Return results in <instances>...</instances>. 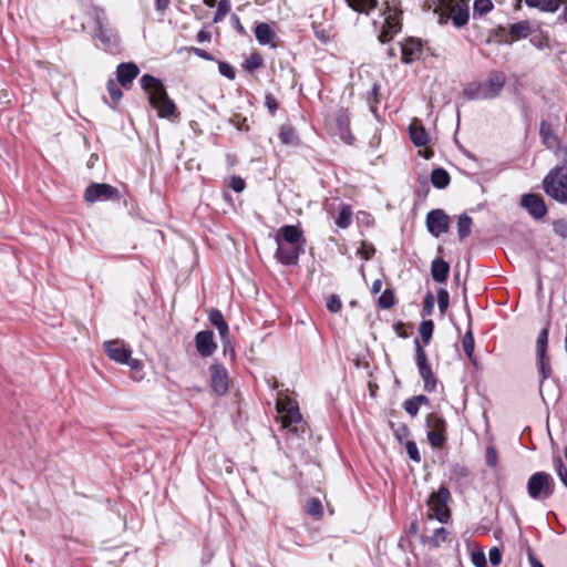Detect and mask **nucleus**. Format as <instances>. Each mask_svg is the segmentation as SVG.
<instances>
[{
	"mask_svg": "<svg viewBox=\"0 0 567 567\" xmlns=\"http://www.w3.org/2000/svg\"><path fill=\"white\" fill-rule=\"evenodd\" d=\"M140 83L148 95L150 104L157 111L159 117L168 118L177 114V107L174 101L168 96L159 79L151 74H144Z\"/></svg>",
	"mask_w": 567,
	"mask_h": 567,
	"instance_id": "1",
	"label": "nucleus"
},
{
	"mask_svg": "<svg viewBox=\"0 0 567 567\" xmlns=\"http://www.w3.org/2000/svg\"><path fill=\"white\" fill-rule=\"evenodd\" d=\"M545 193L560 204H567V165L553 168L544 178Z\"/></svg>",
	"mask_w": 567,
	"mask_h": 567,
	"instance_id": "2",
	"label": "nucleus"
},
{
	"mask_svg": "<svg viewBox=\"0 0 567 567\" xmlns=\"http://www.w3.org/2000/svg\"><path fill=\"white\" fill-rule=\"evenodd\" d=\"M402 9L399 4L389 2L385 3L383 10L384 22L382 29L378 35V40L381 43L390 42L398 33L402 30Z\"/></svg>",
	"mask_w": 567,
	"mask_h": 567,
	"instance_id": "3",
	"label": "nucleus"
},
{
	"mask_svg": "<svg viewBox=\"0 0 567 567\" xmlns=\"http://www.w3.org/2000/svg\"><path fill=\"white\" fill-rule=\"evenodd\" d=\"M555 481L547 472H536L527 481L526 489L530 498L545 501L554 495Z\"/></svg>",
	"mask_w": 567,
	"mask_h": 567,
	"instance_id": "4",
	"label": "nucleus"
},
{
	"mask_svg": "<svg viewBox=\"0 0 567 567\" xmlns=\"http://www.w3.org/2000/svg\"><path fill=\"white\" fill-rule=\"evenodd\" d=\"M276 409L280 414L281 427L288 432L297 433V425L302 421L298 404L290 398L285 396L277 400Z\"/></svg>",
	"mask_w": 567,
	"mask_h": 567,
	"instance_id": "5",
	"label": "nucleus"
},
{
	"mask_svg": "<svg viewBox=\"0 0 567 567\" xmlns=\"http://www.w3.org/2000/svg\"><path fill=\"white\" fill-rule=\"evenodd\" d=\"M414 348H415V364L417 367L420 377L423 380L424 390L427 393H432L436 389L437 379L432 370L431 364L429 363L426 352L423 349L419 338L414 339Z\"/></svg>",
	"mask_w": 567,
	"mask_h": 567,
	"instance_id": "6",
	"label": "nucleus"
},
{
	"mask_svg": "<svg viewBox=\"0 0 567 567\" xmlns=\"http://www.w3.org/2000/svg\"><path fill=\"white\" fill-rule=\"evenodd\" d=\"M425 426L427 429V441L434 449H441L447 441L446 422L442 415L432 412L426 415Z\"/></svg>",
	"mask_w": 567,
	"mask_h": 567,
	"instance_id": "7",
	"label": "nucleus"
},
{
	"mask_svg": "<svg viewBox=\"0 0 567 567\" xmlns=\"http://www.w3.org/2000/svg\"><path fill=\"white\" fill-rule=\"evenodd\" d=\"M451 498V493L447 487L441 486L436 492L432 493L427 504L433 511L435 518L441 523H446L450 518V509L447 503Z\"/></svg>",
	"mask_w": 567,
	"mask_h": 567,
	"instance_id": "8",
	"label": "nucleus"
},
{
	"mask_svg": "<svg viewBox=\"0 0 567 567\" xmlns=\"http://www.w3.org/2000/svg\"><path fill=\"white\" fill-rule=\"evenodd\" d=\"M120 192L116 187L105 183H92L84 192V200L93 204L96 202L116 200Z\"/></svg>",
	"mask_w": 567,
	"mask_h": 567,
	"instance_id": "9",
	"label": "nucleus"
},
{
	"mask_svg": "<svg viewBox=\"0 0 567 567\" xmlns=\"http://www.w3.org/2000/svg\"><path fill=\"white\" fill-rule=\"evenodd\" d=\"M105 354L118 364H125L132 357V349L120 339L109 340L103 343Z\"/></svg>",
	"mask_w": 567,
	"mask_h": 567,
	"instance_id": "10",
	"label": "nucleus"
},
{
	"mask_svg": "<svg viewBox=\"0 0 567 567\" xmlns=\"http://www.w3.org/2000/svg\"><path fill=\"white\" fill-rule=\"evenodd\" d=\"M426 227L434 237H440L450 227V216L443 209H433L426 215Z\"/></svg>",
	"mask_w": 567,
	"mask_h": 567,
	"instance_id": "11",
	"label": "nucleus"
},
{
	"mask_svg": "<svg viewBox=\"0 0 567 567\" xmlns=\"http://www.w3.org/2000/svg\"><path fill=\"white\" fill-rule=\"evenodd\" d=\"M210 386L217 395H224L229 388L227 369L220 363H213L209 367Z\"/></svg>",
	"mask_w": 567,
	"mask_h": 567,
	"instance_id": "12",
	"label": "nucleus"
},
{
	"mask_svg": "<svg viewBox=\"0 0 567 567\" xmlns=\"http://www.w3.org/2000/svg\"><path fill=\"white\" fill-rule=\"evenodd\" d=\"M449 17L455 28H463L470 19L468 0L451 1L446 4Z\"/></svg>",
	"mask_w": 567,
	"mask_h": 567,
	"instance_id": "13",
	"label": "nucleus"
},
{
	"mask_svg": "<svg viewBox=\"0 0 567 567\" xmlns=\"http://www.w3.org/2000/svg\"><path fill=\"white\" fill-rule=\"evenodd\" d=\"M277 250L275 252V258L278 262L285 266H293L298 264L300 254L303 252V247L288 245L287 243L282 244L278 240Z\"/></svg>",
	"mask_w": 567,
	"mask_h": 567,
	"instance_id": "14",
	"label": "nucleus"
},
{
	"mask_svg": "<svg viewBox=\"0 0 567 567\" xmlns=\"http://www.w3.org/2000/svg\"><path fill=\"white\" fill-rule=\"evenodd\" d=\"M506 83V76L503 72L493 70L489 72L486 83L482 84L484 87L485 100H493L499 96Z\"/></svg>",
	"mask_w": 567,
	"mask_h": 567,
	"instance_id": "15",
	"label": "nucleus"
},
{
	"mask_svg": "<svg viewBox=\"0 0 567 567\" xmlns=\"http://www.w3.org/2000/svg\"><path fill=\"white\" fill-rule=\"evenodd\" d=\"M276 243L280 240L282 244L287 243L288 245L301 246L303 247L306 244V238L303 236V231L298 225H285L277 231L275 236Z\"/></svg>",
	"mask_w": 567,
	"mask_h": 567,
	"instance_id": "16",
	"label": "nucleus"
},
{
	"mask_svg": "<svg viewBox=\"0 0 567 567\" xmlns=\"http://www.w3.org/2000/svg\"><path fill=\"white\" fill-rule=\"evenodd\" d=\"M208 320L212 323V326H214L218 330L224 347V351L226 352L228 348H231L230 332L228 323L226 322L221 311L218 309H212L208 315Z\"/></svg>",
	"mask_w": 567,
	"mask_h": 567,
	"instance_id": "17",
	"label": "nucleus"
},
{
	"mask_svg": "<svg viewBox=\"0 0 567 567\" xmlns=\"http://www.w3.org/2000/svg\"><path fill=\"white\" fill-rule=\"evenodd\" d=\"M401 60L403 63L405 64H410L412 62H414L415 60H419L421 54H422V50H423V45H422V41L420 39H416V38H413V37H409L406 39H404L401 43Z\"/></svg>",
	"mask_w": 567,
	"mask_h": 567,
	"instance_id": "18",
	"label": "nucleus"
},
{
	"mask_svg": "<svg viewBox=\"0 0 567 567\" xmlns=\"http://www.w3.org/2000/svg\"><path fill=\"white\" fill-rule=\"evenodd\" d=\"M196 350L200 357H210L217 349V343L214 340V332L212 330H202L195 336Z\"/></svg>",
	"mask_w": 567,
	"mask_h": 567,
	"instance_id": "19",
	"label": "nucleus"
},
{
	"mask_svg": "<svg viewBox=\"0 0 567 567\" xmlns=\"http://www.w3.org/2000/svg\"><path fill=\"white\" fill-rule=\"evenodd\" d=\"M520 204L535 219H540L547 214V207L544 199L536 194L524 195Z\"/></svg>",
	"mask_w": 567,
	"mask_h": 567,
	"instance_id": "20",
	"label": "nucleus"
},
{
	"mask_svg": "<svg viewBox=\"0 0 567 567\" xmlns=\"http://www.w3.org/2000/svg\"><path fill=\"white\" fill-rule=\"evenodd\" d=\"M509 38H502L497 40V43L512 44L514 41L526 39L532 34V27L528 20H523L511 24Z\"/></svg>",
	"mask_w": 567,
	"mask_h": 567,
	"instance_id": "21",
	"label": "nucleus"
},
{
	"mask_svg": "<svg viewBox=\"0 0 567 567\" xmlns=\"http://www.w3.org/2000/svg\"><path fill=\"white\" fill-rule=\"evenodd\" d=\"M140 74L138 66L133 62L120 63L116 68V79L121 86L127 87Z\"/></svg>",
	"mask_w": 567,
	"mask_h": 567,
	"instance_id": "22",
	"label": "nucleus"
},
{
	"mask_svg": "<svg viewBox=\"0 0 567 567\" xmlns=\"http://www.w3.org/2000/svg\"><path fill=\"white\" fill-rule=\"evenodd\" d=\"M539 137L547 150H556L560 146V140L547 121L539 123Z\"/></svg>",
	"mask_w": 567,
	"mask_h": 567,
	"instance_id": "23",
	"label": "nucleus"
},
{
	"mask_svg": "<svg viewBox=\"0 0 567 567\" xmlns=\"http://www.w3.org/2000/svg\"><path fill=\"white\" fill-rule=\"evenodd\" d=\"M536 363L539 373V390L542 391L544 382L553 374L550 358L547 352H536Z\"/></svg>",
	"mask_w": 567,
	"mask_h": 567,
	"instance_id": "24",
	"label": "nucleus"
},
{
	"mask_svg": "<svg viewBox=\"0 0 567 567\" xmlns=\"http://www.w3.org/2000/svg\"><path fill=\"white\" fill-rule=\"evenodd\" d=\"M450 265L441 258H436L431 265V275L436 282H445L449 278Z\"/></svg>",
	"mask_w": 567,
	"mask_h": 567,
	"instance_id": "25",
	"label": "nucleus"
},
{
	"mask_svg": "<svg viewBox=\"0 0 567 567\" xmlns=\"http://www.w3.org/2000/svg\"><path fill=\"white\" fill-rule=\"evenodd\" d=\"M347 6L354 12L370 16L378 8L379 0H344Z\"/></svg>",
	"mask_w": 567,
	"mask_h": 567,
	"instance_id": "26",
	"label": "nucleus"
},
{
	"mask_svg": "<svg viewBox=\"0 0 567 567\" xmlns=\"http://www.w3.org/2000/svg\"><path fill=\"white\" fill-rule=\"evenodd\" d=\"M462 348L470 360V362L477 368V358L474 354L475 340L471 329H468L462 339Z\"/></svg>",
	"mask_w": 567,
	"mask_h": 567,
	"instance_id": "27",
	"label": "nucleus"
},
{
	"mask_svg": "<svg viewBox=\"0 0 567 567\" xmlns=\"http://www.w3.org/2000/svg\"><path fill=\"white\" fill-rule=\"evenodd\" d=\"M525 3L529 8H536L543 12H556L561 0H525Z\"/></svg>",
	"mask_w": 567,
	"mask_h": 567,
	"instance_id": "28",
	"label": "nucleus"
},
{
	"mask_svg": "<svg viewBox=\"0 0 567 567\" xmlns=\"http://www.w3.org/2000/svg\"><path fill=\"white\" fill-rule=\"evenodd\" d=\"M255 35L257 41L265 45L271 42V40L275 38V32L269 27V24L261 22L256 25Z\"/></svg>",
	"mask_w": 567,
	"mask_h": 567,
	"instance_id": "29",
	"label": "nucleus"
},
{
	"mask_svg": "<svg viewBox=\"0 0 567 567\" xmlns=\"http://www.w3.org/2000/svg\"><path fill=\"white\" fill-rule=\"evenodd\" d=\"M431 182L434 187L443 189L449 186L451 177L444 168H435L431 173Z\"/></svg>",
	"mask_w": 567,
	"mask_h": 567,
	"instance_id": "30",
	"label": "nucleus"
},
{
	"mask_svg": "<svg viewBox=\"0 0 567 567\" xmlns=\"http://www.w3.org/2000/svg\"><path fill=\"white\" fill-rule=\"evenodd\" d=\"M279 138H280L281 143H284L286 145L296 146L299 144L298 134H297L296 130L290 125H282L280 127Z\"/></svg>",
	"mask_w": 567,
	"mask_h": 567,
	"instance_id": "31",
	"label": "nucleus"
},
{
	"mask_svg": "<svg viewBox=\"0 0 567 567\" xmlns=\"http://www.w3.org/2000/svg\"><path fill=\"white\" fill-rule=\"evenodd\" d=\"M473 219L467 214H462L457 220V235L460 240H464L471 234Z\"/></svg>",
	"mask_w": 567,
	"mask_h": 567,
	"instance_id": "32",
	"label": "nucleus"
},
{
	"mask_svg": "<svg viewBox=\"0 0 567 567\" xmlns=\"http://www.w3.org/2000/svg\"><path fill=\"white\" fill-rule=\"evenodd\" d=\"M410 137L415 146H425L429 142L427 133L422 126H410Z\"/></svg>",
	"mask_w": 567,
	"mask_h": 567,
	"instance_id": "33",
	"label": "nucleus"
},
{
	"mask_svg": "<svg viewBox=\"0 0 567 567\" xmlns=\"http://www.w3.org/2000/svg\"><path fill=\"white\" fill-rule=\"evenodd\" d=\"M352 223V209L349 205L342 204L340 207L339 215L336 219V225L339 228L346 229Z\"/></svg>",
	"mask_w": 567,
	"mask_h": 567,
	"instance_id": "34",
	"label": "nucleus"
},
{
	"mask_svg": "<svg viewBox=\"0 0 567 567\" xmlns=\"http://www.w3.org/2000/svg\"><path fill=\"white\" fill-rule=\"evenodd\" d=\"M434 331V322L432 320H424L421 322L419 332L421 337V344L424 348V346H427L431 342L432 336Z\"/></svg>",
	"mask_w": 567,
	"mask_h": 567,
	"instance_id": "35",
	"label": "nucleus"
},
{
	"mask_svg": "<svg viewBox=\"0 0 567 567\" xmlns=\"http://www.w3.org/2000/svg\"><path fill=\"white\" fill-rule=\"evenodd\" d=\"M264 66V59L260 53L254 52L251 53L244 62L243 68L249 72L254 73L256 70Z\"/></svg>",
	"mask_w": 567,
	"mask_h": 567,
	"instance_id": "36",
	"label": "nucleus"
},
{
	"mask_svg": "<svg viewBox=\"0 0 567 567\" xmlns=\"http://www.w3.org/2000/svg\"><path fill=\"white\" fill-rule=\"evenodd\" d=\"M549 328L550 322L547 321L544 328L539 331L536 340V352H547Z\"/></svg>",
	"mask_w": 567,
	"mask_h": 567,
	"instance_id": "37",
	"label": "nucleus"
},
{
	"mask_svg": "<svg viewBox=\"0 0 567 567\" xmlns=\"http://www.w3.org/2000/svg\"><path fill=\"white\" fill-rule=\"evenodd\" d=\"M306 512L316 519H320L323 515V507L319 498H310L306 504Z\"/></svg>",
	"mask_w": 567,
	"mask_h": 567,
	"instance_id": "38",
	"label": "nucleus"
},
{
	"mask_svg": "<svg viewBox=\"0 0 567 567\" xmlns=\"http://www.w3.org/2000/svg\"><path fill=\"white\" fill-rule=\"evenodd\" d=\"M493 8L494 4L492 0H474L473 14L474 17H483L492 11Z\"/></svg>",
	"mask_w": 567,
	"mask_h": 567,
	"instance_id": "39",
	"label": "nucleus"
},
{
	"mask_svg": "<svg viewBox=\"0 0 567 567\" xmlns=\"http://www.w3.org/2000/svg\"><path fill=\"white\" fill-rule=\"evenodd\" d=\"M338 126L340 130L341 140L349 145L353 144V142L355 141V137L350 132L348 121L342 117L338 118Z\"/></svg>",
	"mask_w": 567,
	"mask_h": 567,
	"instance_id": "40",
	"label": "nucleus"
},
{
	"mask_svg": "<svg viewBox=\"0 0 567 567\" xmlns=\"http://www.w3.org/2000/svg\"><path fill=\"white\" fill-rule=\"evenodd\" d=\"M126 364L131 369V378L134 381H141L144 378L143 364L140 360L132 359V357H131Z\"/></svg>",
	"mask_w": 567,
	"mask_h": 567,
	"instance_id": "41",
	"label": "nucleus"
},
{
	"mask_svg": "<svg viewBox=\"0 0 567 567\" xmlns=\"http://www.w3.org/2000/svg\"><path fill=\"white\" fill-rule=\"evenodd\" d=\"M395 303V296L391 289H385L379 297L378 305L381 309H390Z\"/></svg>",
	"mask_w": 567,
	"mask_h": 567,
	"instance_id": "42",
	"label": "nucleus"
},
{
	"mask_svg": "<svg viewBox=\"0 0 567 567\" xmlns=\"http://www.w3.org/2000/svg\"><path fill=\"white\" fill-rule=\"evenodd\" d=\"M230 10V3L229 0H220L217 3V10L215 12L213 21L215 23H218L224 20V18L227 16V13Z\"/></svg>",
	"mask_w": 567,
	"mask_h": 567,
	"instance_id": "43",
	"label": "nucleus"
},
{
	"mask_svg": "<svg viewBox=\"0 0 567 567\" xmlns=\"http://www.w3.org/2000/svg\"><path fill=\"white\" fill-rule=\"evenodd\" d=\"M450 473L452 478L461 481L468 476L470 471L465 465L455 463L451 466Z\"/></svg>",
	"mask_w": 567,
	"mask_h": 567,
	"instance_id": "44",
	"label": "nucleus"
},
{
	"mask_svg": "<svg viewBox=\"0 0 567 567\" xmlns=\"http://www.w3.org/2000/svg\"><path fill=\"white\" fill-rule=\"evenodd\" d=\"M391 427L393 429V435L394 437L401 443H405V441H409L408 437L410 436V429L406 424L402 423L399 426L394 427L393 424H391Z\"/></svg>",
	"mask_w": 567,
	"mask_h": 567,
	"instance_id": "45",
	"label": "nucleus"
},
{
	"mask_svg": "<svg viewBox=\"0 0 567 567\" xmlns=\"http://www.w3.org/2000/svg\"><path fill=\"white\" fill-rule=\"evenodd\" d=\"M437 305H439L440 312L442 315H444L450 305V295H449V291L444 288H440L437 290Z\"/></svg>",
	"mask_w": 567,
	"mask_h": 567,
	"instance_id": "46",
	"label": "nucleus"
},
{
	"mask_svg": "<svg viewBox=\"0 0 567 567\" xmlns=\"http://www.w3.org/2000/svg\"><path fill=\"white\" fill-rule=\"evenodd\" d=\"M107 92L113 101L114 104L118 103L120 100L123 96L122 90L120 89L118 84L114 80L107 81Z\"/></svg>",
	"mask_w": 567,
	"mask_h": 567,
	"instance_id": "47",
	"label": "nucleus"
},
{
	"mask_svg": "<svg viewBox=\"0 0 567 567\" xmlns=\"http://www.w3.org/2000/svg\"><path fill=\"white\" fill-rule=\"evenodd\" d=\"M464 96L468 100H485L482 95L484 94V87L480 83L474 87H467L463 92Z\"/></svg>",
	"mask_w": 567,
	"mask_h": 567,
	"instance_id": "48",
	"label": "nucleus"
},
{
	"mask_svg": "<svg viewBox=\"0 0 567 567\" xmlns=\"http://www.w3.org/2000/svg\"><path fill=\"white\" fill-rule=\"evenodd\" d=\"M447 530L444 527L436 528L433 532V535L430 537L429 542L434 546L439 547L442 543L446 540Z\"/></svg>",
	"mask_w": 567,
	"mask_h": 567,
	"instance_id": "49",
	"label": "nucleus"
},
{
	"mask_svg": "<svg viewBox=\"0 0 567 567\" xmlns=\"http://www.w3.org/2000/svg\"><path fill=\"white\" fill-rule=\"evenodd\" d=\"M404 445H405V450H406V453H408L409 457L413 462L420 463L421 462V454L419 452L416 443L414 441H405Z\"/></svg>",
	"mask_w": 567,
	"mask_h": 567,
	"instance_id": "50",
	"label": "nucleus"
},
{
	"mask_svg": "<svg viewBox=\"0 0 567 567\" xmlns=\"http://www.w3.org/2000/svg\"><path fill=\"white\" fill-rule=\"evenodd\" d=\"M553 230L557 236L567 238V217L554 220Z\"/></svg>",
	"mask_w": 567,
	"mask_h": 567,
	"instance_id": "51",
	"label": "nucleus"
},
{
	"mask_svg": "<svg viewBox=\"0 0 567 567\" xmlns=\"http://www.w3.org/2000/svg\"><path fill=\"white\" fill-rule=\"evenodd\" d=\"M327 309L332 313H338L342 309V301L338 295H331L328 298Z\"/></svg>",
	"mask_w": 567,
	"mask_h": 567,
	"instance_id": "52",
	"label": "nucleus"
},
{
	"mask_svg": "<svg viewBox=\"0 0 567 567\" xmlns=\"http://www.w3.org/2000/svg\"><path fill=\"white\" fill-rule=\"evenodd\" d=\"M502 38H509V33L508 34L506 33V29L504 27L498 25L496 29H494L489 32L487 43H491V42L497 43V40L502 39Z\"/></svg>",
	"mask_w": 567,
	"mask_h": 567,
	"instance_id": "53",
	"label": "nucleus"
},
{
	"mask_svg": "<svg viewBox=\"0 0 567 567\" xmlns=\"http://www.w3.org/2000/svg\"><path fill=\"white\" fill-rule=\"evenodd\" d=\"M218 70L221 75L229 80H234L236 78L235 69L227 62H219Z\"/></svg>",
	"mask_w": 567,
	"mask_h": 567,
	"instance_id": "54",
	"label": "nucleus"
},
{
	"mask_svg": "<svg viewBox=\"0 0 567 567\" xmlns=\"http://www.w3.org/2000/svg\"><path fill=\"white\" fill-rule=\"evenodd\" d=\"M404 411L412 417H415L420 411L419 405L415 403L413 398L406 399L403 402Z\"/></svg>",
	"mask_w": 567,
	"mask_h": 567,
	"instance_id": "55",
	"label": "nucleus"
},
{
	"mask_svg": "<svg viewBox=\"0 0 567 567\" xmlns=\"http://www.w3.org/2000/svg\"><path fill=\"white\" fill-rule=\"evenodd\" d=\"M265 106L268 109L270 115H275L278 107H279V103L277 101V99L274 96V94L271 93H267L266 96H265Z\"/></svg>",
	"mask_w": 567,
	"mask_h": 567,
	"instance_id": "56",
	"label": "nucleus"
},
{
	"mask_svg": "<svg viewBox=\"0 0 567 567\" xmlns=\"http://www.w3.org/2000/svg\"><path fill=\"white\" fill-rule=\"evenodd\" d=\"M228 186L236 193H240L245 189L246 183L240 176H231Z\"/></svg>",
	"mask_w": 567,
	"mask_h": 567,
	"instance_id": "57",
	"label": "nucleus"
},
{
	"mask_svg": "<svg viewBox=\"0 0 567 567\" xmlns=\"http://www.w3.org/2000/svg\"><path fill=\"white\" fill-rule=\"evenodd\" d=\"M230 123L237 127L239 131H248L249 126L247 123V118L243 117L240 114H235L230 118Z\"/></svg>",
	"mask_w": 567,
	"mask_h": 567,
	"instance_id": "58",
	"label": "nucleus"
},
{
	"mask_svg": "<svg viewBox=\"0 0 567 567\" xmlns=\"http://www.w3.org/2000/svg\"><path fill=\"white\" fill-rule=\"evenodd\" d=\"M485 462L489 467L497 465V451L493 446H488L485 451Z\"/></svg>",
	"mask_w": 567,
	"mask_h": 567,
	"instance_id": "59",
	"label": "nucleus"
},
{
	"mask_svg": "<svg viewBox=\"0 0 567 567\" xmlns=\"http://www.w3.org/2000/svg\"><path fill=\"white\" fill-rule=\"evenodd\" d=\"M378 95H379V85L373 84V87L368 96V102H369L370 109L373 113L377 112V103L379 102Z\"/></svg>",
	"mask_w": 567,
	"mask_h": 567,
	"instance_id": "60",
	"label": "nucleus"
},
{
	"mask_svg": "<svg viewBox=\"0 0 567 567\" xmlns=\"http://www.w3.org/2000/svg\"><path fill=\"white\" fill-rule=\"evenodd\" d=\"M434 296L429 292L425 298H424V302H423V312L425 316H431L433 313V310H434Z\"/></svg>",
	"mask_w": 567,
	"mask_h": 567,
	"instance_id": "61",
	"label": "nucleus"
},
{
	"mask_svg": "<svg viewBox=\"0 0 567 567\" xmlns=\"http://www.w3.org/2000/svg\"><path fill=\"white\" fill-rule=\"evenodd\" d=\"M489 561L493 566H498L502 561V553L497 547H493L488 553Z\"/></svg>",
	"mask_w": 567,
	"mask_h": 567,
	"instance_id": "62",
	"label": "nucleus"
},
{
	"mask_svg": "<svg viewBox=\"0 0 567 567\" xmlns=\"http://www.w3.org/2000/svg\"><path fill=\"white\" fill-rule=\"evenodd\" d=\"M194 54H196L198 58L200 59H204L206 61H213L214 58L210 53H208L207 51L200 49V48H195V47H192L189 49Z\"/></svg>",
	"mask_w": 567,
	"mask_h": 567,
	"instance_id": "63",
	"label": "nucleus"
},
{
	"mask_svg": "<svg viewBox=\"0 0 567 567\" xmlns=\"http://www.w3.org/2000/svg\"><path fill=\"white\" fill-rule=\"evenodd\" d=\"M472 561L476 567H486V559L483 553H474Z\"/></svg>",
	"mask_w": 567,
	"mask_h": 567,
	"instance_id": "64",
	"label": "nucleus"
}]
</instances>
